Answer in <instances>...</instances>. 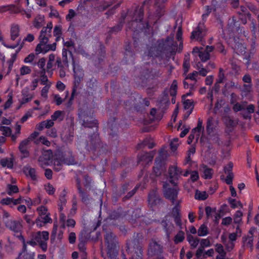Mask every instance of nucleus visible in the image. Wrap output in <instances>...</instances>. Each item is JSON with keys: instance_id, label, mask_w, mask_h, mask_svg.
<instances>
[{"instance_id": "680f3d73", "label": "nucleus", "mask_w": 259, "mask_h": 259, "mask_svg": "<svg viewBox=\"0 0 259 259\" xmlns=\"http://www.w3.org/2000/svg\"><path fill=\"white\" fill-rule=\"evenodd\" d=\"M47 43H43L41 42V41H39V43L37 45L35 51L37 54H39L41 52H44L45 53V50H46V48L42 49L41 46L46 45Z\"/></svg>"}, {"instance_id": "f3484780", "label": "nucleus", "mask_w": 259, "mask_h": 259, "mask_svg": "<svg viewBox=\"0 0 259 259\" xmlns=\"http://www.w3.org/2000/svg\"><path fill=\"white\" fill-rule=\"evenodd\" d=\"M161 225L164 229L167 237H168L169 234L174 229V226L171 223L168 221L166 217H165L164 219L161 222Z\"/></svg>"}, {"instance_id": "a19ab883", "label": "nucleus", "mask_w": 259, "mask_h": 259, "mask_svg": "<svg viewBox=\"0 0 259 259\" xmlns=\"http://www.w3.org/2000/svg\"><path fill=\"white\" fill-rule=\"evenodd\" d=\"M198 56L202 62H206L210 59V54L204 50L199 52Z\"/></svg>"}, {"instance_id": "9b49d317", "label": "nucleus", "mask_w": 259, "mask_h": 259, "mask_svg": "<svg viewBox=\"0 0 259 259\" xmlns=\"http://www.w3.org/2000/svg\"><path fill=\"white\" fill-rule=\"evenodd\" d=\"M79 118L81 122L82 125L86 127H93L97 126V122L93 120L91 116H86L84 113L79 114Z\"/></svg>"}, {"instance_id": "72a5a7b5", "label": "nucleus", "mask_w": 259, "mask_h": 259, "mask_svg": "<svg viewBox=\"0 0 259 259\" xmlns=\"http://www.w3.org/2000/svg\"><path fill=\"white\" fill-rule=\"evenodd\" d=\"M68 53L69 54L70 56H71V57L72 56V54L71 52H70V51L68 52V51L65 49H63V50H62V60L63 61V63L64 64V65H66V67H68L69 66L68 59L67 58Z\"/></svg>"}, {"instance_id": "6e6d98bb", "label": "nucleus", "mask_w": 259, "mask_h": 259, "mask_svg": "<svg viewBox=\"0 0 259 259\" xmlns=\"http://www.w3.org/2000/svg\"><path fill=\"white\" fill-rule=\"evenodd\" d=\"M47 135L52 138H56L57 137V130L55 128H52L48 130Z\"/></svg>"}, {"instance_id": "a878e982", "label": "nucleus", "mask_w": 259, "mask_h": 259, "mask_svg": "<svg viewBox=\"0 0 259 259\" xmlns=\"http://www.w3.org/2000/svg\"><path fill=\"white\" fill-rule=\"evenodd\" d=\"M19 27L17 24H13L12 25L11 29V39L14 40L19 35Z\"/></svg>"}, {"instance_id": "c756f323", "label": "nucleus", "mask_w": 259, "mask_h": 259, "mask_svg": "<svg viewBox=\"0 0 259 259\" xmlns=\"http://www.w3.org/2000/svg\"><path fill=\"white\" fill-rule=\"evenodd\" d=\"M87 239V237L85 236V232H81L79 236V243L78 245V248L80 250L83 251L84 249V242Z\"/></svg>"}, {"instance_id": "4c0bfd02", "label": "nucleus", "mask_w": 259, "mask_h": 259, "mask_svg": "<svg viewBox=\"0 0 259 259\" xmlns=\"http://www.w3.org/2000/svg\"><path fill=\"white\" fill-rule=\"evenodd\" d=\"M208 197V194L205 191L201 192L196 190L195 195V198L198 200H204Z\"/></svg>"}, {"instance_id": "774afa93", "label": "nucleus", "mask_w": 259, "mask_h": 259, "mask_svg": "<svg viewBox=\"0 0 259 259\" xmlns=\"http://www.w3.org/2000/svg\"><path fill=\"white\" fill-rule=\"evenodd\" d=\"M184 108L185 109H188L191 108V111L192 110V109L193 108V102L191 100H186V101H184Z\"/></svg>"}, {"instance_id": "0e129e2a", "label": "nucleus", "mask_w": 259, "mask_h": 259, "mask_svg": "<svg viewBox=\"0 0 259 259\" xmlns=\"http://www.w3.org/2000/svg\"><path fill=\"white\" fill-rule=\"evenodd\" d=\"M37 141H38L39 142L42 143L43 145L47 146H50L51 145L50 142L49 141L46 137L43 136L40 137Z\"/></svg>"}, {"instance_id": "69168bd1", "label": "nucleus", "mask_w": 259, "mask_h": 259, "mask_svg": "<svg viewBox=\"0 0 259 259\" xmlns=\"http://www.w3.org/2000/svg\"><path fill=\"white\" fill-rule=\"evenodd\" d=\"M198 75V72L196 71H193L192 73L188 74L185 78V79H190L192 80H195V81L197 80L195 78V76H197Z\"/></svg>"}, {"instance_id": "20e7f679", "label": "nucleus", "mask_w": 259, "mask_h": 259, "mask_svg": "<svg viewBox=\"0 0 259 259\" xmlns=\"http://www.w3.org/2000/svg\"><path fill=\"white\" fill-rule=\"evenodd\" d=\"M163 246L159 242L151 240L149 244L147 255L149 257H156L157 259H164L162 255Z\"/></svg>"}, {"instance_id": "bf43d9fd", "label": "nucleus", "mask_w": 259, "mask_h": 259, "mask_svg": "<svg viewBox=\"0 0 259 259\" xmlns=\"http://www.w3.org/2000/svg\"><path fill=\"white\" fill-rule=\"evenodd\" d=\"M139 187H135L132 191H130L123 198L124 200L128 199L131 198L136 192Z\"/></svg>"}, {"instance_id": "f03ea898", "label": "nucleus", "mask_w": 259, "mask_h": 259, "mask_svg": "<svg viewBox=\"0 0 259 259\" xmlns=\"http://www.w3.org/2000/svg\"><path fill=\"white\" fill-rule=\"evenodd\" d=\"M105 245L106 248L107 257L103 253L102 256L104 259H118L119 244L118 238L116 235L110 231H106L104 235Z\"/></svg>"}, {"instance_id": "aec40b11", "label": "nucleus", "mask_w": 259, "mask_h": 259, "mask_svg": "<svg viewBox=\"0 0 259 259\" xmlns=\"http://www.w3.org/2000/svg\"><path fill=\"white\" fill-rule=\"evenodd\" d=\"M187 240L190 244L191 248L192 249L195 248L200 242V239L199 238H195L191 234H188L187 235Z\"/></svg>"}, {"instance_id": "39448f33", "label": "nucleus", "mask_w": 259, "mask_h": 259, "mask_svg": "<svg viewBox=\"0 0 259 259\" xmlns=\"http://www.w3.org/2000/svg\"><path fill=\"white\" fill-rule=\"evenodd\" d=\"M49 233L48 231H38L32 236L33 239L36 241L44 251L47 249V241L49 240Z\"/></svg>"}, {"instance_id": "8fccbe9b", "label": "nucleus", "mask_w": 259, "mask_h": 259, "mask_svg": "<svg viewBox=\"0 0 259 259\" xmlns=\"http://www.w3.org/2000/svg\"><path fill=\"white\" fill-rule=\"evenodd\" d=\"M242 216V212L238 210L236 212L234 215V221L236 224L239 223L241 221V217Z\"/></svg>"}, {"instance_id": "a211bd4d", "label": "nucleus", "mask_w": 259, "mask_h": 259, "mask_svg": "<svg viewBox=\"0 0 259 259\" xmlns=\"http://www.w3.org/2000/svg\"><path fill=\"white\" fill-rule=\"evenodd\" d=\"M24 172L27 177H29L31 180L36 181L37 180V176L35 168L30 166L25 168Z\"/></svg>"}, {"instance_id": "4d7b16f0", "label": "nucleus", "mask_w": 259, "mask_h": 259, "mask_svg": "<svg viewBox=\"0 0 259 259\" xmlns=\"http://www.w3.org/2000/svg\"><path fill=\"white\" fill-rule=\"evenodd\" d=\"M39 219H40L44 224H47L48 223H50L52 222L51 218L49 217V214L41 215Z\"/></svg>"}, {"instance_id": "603ef678", "label": "nucleus", "mask_w": 259, "mask_h": 259, "mask_svg": "<svg viewBox=\"0 0 259 259\" xmlns=\"http://www.w3.org/2000/svg\"><path fill=\"white\" fill-rule=\"evenodd\" d=\"M215 208H212L211 207L208 206L205 207V212L207 218L211 217L213 213H215Z\"/></svg>"}, {"instance_id": "2f4dec72", "label": "nucleus", "mask_w": 259, "mask_h": 259, "mask_svg": "<svg viewBox=\"0 0 259 259\" xmlns=\"http://www.w3.org/2000/svg\"><path fill=\"white\" fill-rule=\"evenodd\" d=\"M144 15V10L142 8H140L135 10L134 15L135 17V21L136 22H141L143 19Z\"/></svg>"}, {"instance_id": "a18cd8bd", "label": "nucleus", "mask_w": 259, "mask_h": 259, "mask_svg": "<svg viewBox=\"0 0 259 259\" xmlns=\"http://www.w3.org/2000/svg\"><path fill=\"white\" fill-rule=\"evenodd\" d=\"M184 239V233L180 231L175 236V242L176 243L181 242Z\"/></svg>"}, {"instance_id": "b1692460", "label": "nucleus", "mask_w": 259, "mask_h": 259, "mask_svg": "<svg viewBox=\"0 0 259 259\" xmlns=\"http://www.w3.org/2000/svg\"><path fill=\"white\" fill-rule=\"evenodd\" d=\"M253 236H249L243 237L242 239L243 246L252 249L253 246Z\"/></svg>"}, {"instance_id": "e433bc0d", "label": "nucleus", "mask_w": 259, "mask_h": 259, "mask_svg": "<svg viewBox=\"0 0 259 259\" xmlns=\"http://www.w3.org/2000/svg\"><path fill=\"white\" fill-rule=\"evenodd\" d=\"M209 135V139L211 140L214 144L221 146L223 144V142L219 137V135L218 134H213Z\"/></svg>"}, {"instance_id": "7c9ffc66", "label": "nucleus", "mask_w": 259, "mask_h": 259, "mask_svg": "<svg viewBox=\"0 0 259 259\" xmlns=\"http://www.w3.org/2000/svg\"><path fill=\"white\" fill-rule=\"evenodd\" d=\"M64 113L62 111L57 110L55 111L51 116V119L53 121L58 120L59 121H62L64 119Z\"/></svg>"}, {"instance_id": "37998d69", "label": "nucleus", "mask_w": 259, "mask_h": 259, "mask_svg": "<svg viewBox=\"0 0 259 259\" xmlns=\"http://www.w3.org/2000/svg\"><path fill=\"white\" fill-rule=\"evenodd\" d=\"M229 202L231 205V207L233 208H237L238 206H240L241 208L243 207L242 203L235 199L229 198Z\"/></svg>"}, {"instance_id": "5fc2aeb1", "label": "nucleus", "mask_w": 259, "mask_h": 259, "mask_svg": "<svg viewBox=\"0 0 259 259\" xmlns=\"http://www.w3.org/2000/svg\"><path fill=\"white\" fill-rule=\"evenodd\" d=\"M131 188H132V186H130V185L129 183L124 184L122 186V187L119 192V193L120 194V195H122V194H124L126 191H127V190L130 189Z\"/></svg>"}, {"instance_id": "5701e85b", "label": "nucleus", "mask_w": 259, "mask_h": 259, "mask_svg": "<svg viewBox=\"0 0 259 259\" xmlns=\"http://www.w3.org/2000/svg\"><path fill=\"white\" fill-rule=\"evenodd\" d=\"M14 159L13 158H3L0 161V164L3 167L12 168L13 167Z\"/></svg>"}, {"instance_id": "49530a36", "label": "nucleus", "mask_w": 259, "mask_h": 259, "mask_svg": "<svg viewBox=\"0 0 259 259\" xmlns=\"http://www.w3.org/2000/svg\"><path fill=\"white\" fill-rule=\"evenodd\" d=\"M200 247L204 249V247H209L211 245L209 240L207 239H202L200 240Z\"/></svg>"}, {"instance_id": "9d476101", "label": "nucleus", "mask_w": 259, "mask_h": 259, "mask_svg": "<svg viewBox=\"0 0 259 259\" xmlns=\"http://www.w3.org/2000/svg\"><path fill=\"white\" fill-rule=\"evenodd\" d=\"M100 147V140L97 134H94L91 136L85 145V148L88 151H95Z\"/></svg>"}, {"instance_id": "4468645a", "label": "nucleus", "mask_w": 259, "mask_h": 259, "mask_svg": "<svg viewBox=\"0 0 259 259\" xmlns=\"http://www.w3.org/2000/svg\"><path fill=\"white\" fill-rule=\"evenodd\" d=\"M73 72L74 77V86L76 88L78 86L81 79L83 77V73L82 69H76L74 65H73Z\"/></svg>"}, {"instance_id": "cd10ccee", "label": "nucleus", "mask_w": 259, "mask_h": 259, "mask_svg": "<svg viewBox=\"0 0 259 259\" xmlns=\"http://www.w3.org/2000/svg\"><path fill=\"white\" fill-rule=\"evenodd\" d=\"M20 1H19V3H20ZM15 13H21L22 15H26V16L27 18H30L31 17V15L29 11H25L23 8H22V4L18 3L17 5H16V9L15 11Z\"/></svg>"}, {"instance_id": "f257e3e1", "label": "nucleus", "mask_w": 259, "mask_h": 259, "mask_svg": "<svg viewBox=\"0 0 259 259\" xmlns=\"http://www.w3.org/2000/svg\"><path fill=\"white\" fill-rule=\"evenodd\" d=\"M157 47H152L148 52L145 53V56L157 57L162 54L175 53L177 50V43L174 42L173 36L167 37L165 40L161 39L158 41Z\"/></svg>"}, {"instance_id": "f704fd0d", "label": "nucleus", "mask_w": 259, "mask_h": 259, "mask_svg": "<svg viewBox=\"0 0 259 259\" xmlns=\"http://www.w3.org/2000/svg\"><path fill=\"white\" fill-rule=\"evenodd\" d=\"M19 192V189L16 185L8 184L7 185V193L9 195H12L13 194Z\"/></svg>"}, {"instance_id": "864d4df0", "label": "nucleus", "mask_w": 259, "mask_h": 259, "mask_svg": "<svg viewBox=\"0 0 259 259\" xmlns=\"http://www.w3.org/2000/svg\"><path fill=\"white\" fill-rule=\"evenodd\" d=\"M178 141H179L178 139L176 138V139H174L172 141H171L170 146V148L172 151H175V150H177V149L179 145V143H178Z\"/></svg>"}, {"instance_id": "c85d7f7f", "label": "nucleus", "mask_w": 259, "mask_h": 259, "mask_svg": "<svg viewBox=\"0 0 259 259\" xmlns=\"http://www.w3.org/2000/svg\"><path fill=\"white\" fill-rule=\"evenodd\" d=\"M154 156L153 151L150 152L149 153H144L142 154L139 160L140 161H145L147 162L149 161H151L153 159Z\"/></svg>"}, {"instance_id": "09e8293b", "label": "nucleus", "mask_w": 259, "mask_h": 259, "mask_svg": "<svg viewBox=\"0 0 259 259\" xmlns=\"http://www.w3.org/2000/svg\"><path fill=\"white\" fill-rule=\"evenodd\" d=\"M12 9H13L15 11L16 9V5L3 6L0 7V12H5L7 11L12 10Z\"/></svg>"}, {"instance_id": "c9c22d12", "label": "nucleus", "mask_w": 259, "mask_h": 259, "mask_svg": "<svg viewBox=\"0 0 259 259\" xmlns=\"http://www.w3.org/2000/svg\"><path fill=\"white\" fill-rule=\"evenodd\" d=\"M199 236H204L208 234V229L206 225L202 224L200 226L197 231Z\"/></svg>"}, {"instance_id": "423d86ee", "label": "nucleus", "mask_w": 259, "mask_h": 259, "mask_svg": "<svg viewBox=\"0 0 259 259\" xmlns=\"http://www.w3.org/2000/svg\"><path fill=\"white\" fill-rule=\"evenodd\" d=\"M233 164L232 162H229L227 166L224 167V170L226 174L227 175L226 179L225 181L228 185H231L230 186V190L231 191V195L233 197H235L237 195L235 188L231 185L234 178V174L232 172Z\"/></svg>"}, {"instance_id": "7ed1b4c3", "label": "nucleus", "mask_w": 259, "mask_h": 259, "mask_svg": "<svg viewBox=\"0 0 259 259\" xmlns=\"http://www.w3.org/2000/svg\"><path fill=\"white\" fill-rule=\"evenodd\" d=\"M126 251L132 253L131 259H142V246L138 239L126 243Z\"/></svg>"}, {"instance_id": "0eeeda50", "label": "nucleus", "mask_w": 259, "mask_h": 259, "mask_svg": "<svg viewBox=\"0 0 259 259\" xmlns=\"http://www.w3.org/2000/svg\"><path fill=\"white\" fill-rule=\"evenodd\" d=\"M206 30L203 23H199L195 29L192 32L190 38L191 39H195L201 41L206 35Z\"/></svg>"}, {"instance_id": "13d9d810", "label": "nucleus", "mask_w": 259, "mask_h": 259, "mask_svg": "<svg viewBox=\"0 0 259 259\" xmlns=\"http://www.w3.org/2000/svg\"><path fill=\"white\" fill-rule=\"evenodd\" d=\"M31 69L29 67L23 66L20 69V73L21 75H24L29 74L31 72Z\"/></svg>"}, {"instance_id": "4be33fe9", "label": "nucleus", "mask_w": 259, "mask_h": 259, "mask_svg": "<svg viewBox=\"0 0 259 259\" xmlns=\"http://www.w3.org/2000/svg\"><path fill=\"white\" fill-rule=\"evenodd\" d=\"M44 16L38 15L33 21V26L37 29H39L44 25Z\"/></svg>"}, {"instance_id": "ea45409f", "label": "nucleus", "mask_w": 259, "mask_h": 259, "mask_svg": "<svg viewBox=\"0 0 259 259\" xmlns=\"http://www.w3.org/2000/svg\"><path fill=\"white\" fill-rule=\"evenodd\" d=\"M123 27V24L121 22L119 23L117 25L110 28V30H109V33L110 34L116 33L120 31Z\"/></svg>"}, {"instance_id": "2eb2a0df", "label": "nucleus", "mask_w": 259, "mask_h": 259, "mask_svg": "<svg viewBox=\"0 0 259 259\" xmlns=\"http://www.w3.org/2000/svg\"><path fill=\"white\" fill-rule=\"evenodd\" d=\"M51 36V31L46 28H42L40 32L39 40L43 43H48L49 38Z\"/></svg>"}, {"instance_id": "de8ad7c7", "label": "nucleus", "mask_w": 259, "mask_h": 259, "mask_svg": "<svg viewBox=\"0 0 259 259\" xmlns=\"http://www.w3.org/2000/svg\"><path fill=\"white\" fill-rule=\"evenodd\" d=\"M46 74V70H41L40 71V81L41 83L43 85H45L47 83V82L48 81L47 76L45 75Z\"/></svg>"}, {"instance_id": "c03bdc74", "label": "nucleus", "mask_w": 259, "mask_h": 259, "mask_svg": "<svg viewBox=\"0 0 259 259\" xmlns=\"http://www.w3.org/2000/svg\"><path fill=\"white\" fill-rule=\"evenodd\" d=\"M197 69L199 70L198 74L202 76H205L208 72V70L207 68H204L202 67V64H200L199 63L197 65Z\"/></svg>"}, {"instance_id": "58836bf2", "label": "nucleus", "mask_w": 259, "mask_h": 259, "mask_svg": "<svg viewBox=\"0 0 259 259\" xmlns=\"http://www.w3.org/2000/svg\"><path fill=\"white\" fill-rule=\"evenodd\" d=\"M203 177L205 179H210L212 178V169L205 166L203 168Z\"/></svg>"}, {"instance_id": "052dcab7", "label": "nucleus", "mask_w": 259, "mask_h": 259, "mask_svg": "<svg viewBox=\"0 0 259 259\" xmlns=\"http://www.w3.org/2000/svg\"><path fill=\"white\" fill-rule=\"evenodd\" d=\"M180 211V206H179V202L177 203L175 206L173 208L172 211V214L173 217L179 216L180 215L179 213Z\"/></svg>"}, {"instance_id": "6e6552de", "label": "nucleus", "mask_w": 259, "mask_h": 259, "mask_svg": "<svg viewBox=\"0 0 259 259\" xmlns=\"http://www.w3.org/2000/svg\"><path fill=\"white\" fill-rule=\"evenodd\" d=\"M168 184L167 183H164L163 185V187L164 189L163 194L164 197L170 200L172 204H175V201L177 198L178 194V189L176 187L174 188H167Z\"/></svg>"}, {"instance_id": "dca6fc26", "label": "nucleus", "mask_w": 259, "mask_h": 259, "mask_svg": "<svg viewBox=\"0 0 259 259\" xmlns=\"http://www.w3.org/2000/svg\"><path fill=\"white\" fill-rule=\"evenodd\" d=\"M30 141H31L27 138L23 140L19 145V149L25 157H27L29 155V152L27 150V147L30 143Z\"/></svg>"}, {"instance_id": "6ab92c4d", "label": "nucleus", "mask_w": 259, "mask_h": 259, "mask_svg": "<svg viewBox=\"0 0 259 259\" xmlns=\"http://www.w3.org/2000/svg\"><path fill=\"white\" fill-rule=\"evenodd\" d=\"M149 201L152 204H156L160 200L156 190L151 191L149 194Z\"/></svg>"}, {"instance_id": "412c9836", "label": "nucleus", "mask_w": 259, "mask_h": 259, "mask_svg": "<svg viewBox=\"0 0 259 259\" xmlns=\"http://www.w3.org/2000/svg\"><path fill=\"white\" fill-rule=\"evenodd\" d=\"M6 226L15 232H18L20 228L19 223L15 221H10L6 222Z\"/></svg>"}, {"instance_id": "3c124183", "label": "nucleus", "mask_w": 259, "mask_h": 259, "mask_svg": "<svg viewBox=\"0 0 259 259\" xmlns=\"http://www.w3.org/2000/svg\"><path fill=\"white\" fill-rule=\"evenodd\" d=\"M13 198L10 197H7L3 198L1 200V203L3 205H10L11 207H13L12 203Z\"/></svg>"}, {"instance_id": "e2e57ef3", "label": "nucleus", "mask_w": 259, "mask_h": 259, "mask_svg": "<svg viewBox=\"0 0 259 259\" xmlns=\"http://www.w3.org/2000/svg\"><path fill=\"white\" fill-rule=\"evenodd\" d=\"M245 109V106L243 105H241L238 103L234 104L233 107V109L235 112H238L241 110H242Z\"/></svg>"}, {"instance_id": "f8f14e48", "label": "nucleus", "mask_w": 259, "mask_h": 259, "mask_svg": "<svg viewBox=\"0 0 259 259\" xmlns=\"http://www.w3.org/2000/svg\"><path fill=\"white\" fill-rule=\"evenodd\" d=\"M74 163V159L73 157H71L69 159L64 158L62 160L57 159L54 160V169L56 171H59L62 169L63 164L70 165Z\"/></svg>"}, {"instance_id": "ddd939ff", "label": "nucleus", "mask_w": 259, "mask_h": 259, "mask_svg": "<svg viewBox=\"0 0 259 259\" xmlns=\"http://www.w3.org/2000/svg\"><path fill=\"white\" fill-rule=\"evenodd\" d=\"M22 99L20 101L21 104H24L30 102L34 97L33 93L31 92L28 87L24 88L21 92Z\"/></svg>"}, {"instance_id": "338daca9", "label": "nucleus", "mask_w": 259, "mask_h": 259, "mask_svg": "<svg viewBox=\"0 0 259 259\" xmlns=\"http://www.w3.org/2000/svg\"><path fill=\"white\" fill-rule=\"evenodd\" d=\"M76 13L75 11L72 9H70L68 12V14L66 16V19L69 21H70L75 16Z\"/></svg>"}, {"instance_id": "393cba45", "label": "nucleus", "mask_w": 259, "mask_h": 259, "mask_svg": "<svg viewBox=\"0 0 259 259\" xmlns=\"http://www.w3.org/2000/svg\"><path fill=\"white\" fill-rule=\"evenodd\" d=\"M78 192L79 197L81 198V201L85 204H88L91 200V198L89 195L83 190H80Z\"/></svg>"}, {"instance_id": "bb28decb", "label": "nucleus", "mask_w": 259, "mask_h": 259, "mask_svg": "<svg viewBox=\"0 0 259 259\" xmlns=\"http://www.w3.org/2000/svg\"><path fill=\"white\" fill-rule=\"evenodd\" d=\"M213 124H214L213 118L211 116L209 117L207 120V124H206V132H207V133L208 134V135H210V134H211L213 132L214 129Z\"/></svg>"}, {"instance_id": "1a4fd4ad", "label": "nucleus", "mask_w": 259, "mask_h": 259, "mask_svg": "<svg viewBox=\"0 0 259 259\" xmlns=\"http://www.w3.org/2000/svg\"><path fill=\"white\" fill-rule=\"evenodd\" d=\"M182 174V170L181 168L175 165L170 166L168 169L169 182L176 186L177 183L175 181L179 180Z\"/></svg>"}, {"instance_id": "473e14b6", "label": "nucleus", "mask_w": 259, "mask_h": 259, "mask_svg": "<svg viewBox=\"0 0 259 259\" xmlns=\"http://www.w3.org/2000/svg\"><path fill=\"white\" fill-rule=\"evenodd\" d=\"M224 123L228 128L234 127L236 125V122L229 116H225L224 118Z\"/></svg>"}, {"instance_id": "79ce46f5", "label": "nucleus", "mask_w": 259, "mask_h": 259, "mask_svg": "<svg viewBox=\"0 0 259 259\" xmlns=\"http://www.w3.org/2000/svg\"><path fill=\"white\" fill-rule=\"evenodd\" d=\"M0 131L2 132V135L6 137L10 136L12 133L11 129L9 127L5 126H0Z\"/></svg>"}]
</instances>
